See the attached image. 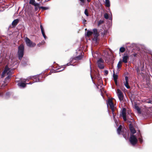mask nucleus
Masks as SVG:
<instances>
[{
	"mask_svg": "<svg viewBox=\"0 0 152 152\" xmlns=\"http://www.w3.org/2000/svg\"><path fill=\"white\" fill-rule=\"evenodd\" d=\"M33 5L35 6H39V4L38 3H35Z\"/></svg>",
	"mask_w": 152,
	"mask_h": 152,
	"instance_id": "nucleus-40",
	"label": "nucleus"
},
{
	"mask_svg": "<svg viewBox=\"0 0 152 152\" xmlns=\"http://www.w3.org/2000/svg\"><path fill=\"white\" fill-rule=\"evenodd\" d=\"M113 79L114 80H117L118 78V76L117 75H115V73L114 71H113Z\"/></svg>",
	"mask_w": 152,
	"mask_h": 152,
	"instance_id": "nucleus-24",
	"label": "nucleus"
},
{
	"mask_svg": "<svg viewBox=\"0 0 152 152\" xmlns=\"http://www.w3.org/2000/svg\"><path fill=\"white\" fill-rule=\"evenodd\" d=\"M105 6L107 7H109L110 6L109 0H105Z\"/></svg>",
	"mask_w": 152,
	"mask_h": 152,
	"instance_id": "nucleus-21",
	"label": "nucleus"
},
{
	"mask_svg": "<svg viewBox=\"0 0 152 152\" xmlns=\"http://www.w3.org/2000/svg\"><path fill=\"white\" fill-rule=\"evenodd\" d=\"M9 72H7V74L8 75L9 74Z\"/></svg>",
	"mask_w": 152,
	"mask_h": 152,
	"instance_id": "nucleus-50",
	"label": "nucleus"
},
{
	"mask_svg": "<svg viewBox=\"0 0 152 152\" xmlns=\"http://www.w3.org/2000/svg\"><path fill=\"white\" fill-rule=\"evenodd\" d=\"M129 140L131 143L133 145H135L138 142L136 137L134 135H131Z\"/></svg>",
	"mask_w": 152,
	"mask_h": 152,
	"instance_id": "nucleus-3",
	"label": "nucleus"
},
{
	"mask_svg": "<svg viewBox=\"0 0 152 152\" xmlns=\"http://www.w3.org/2000/svg\"><path fill=\"white\" fill-rule=\"evenodd\" d=\"M126 109L125 108H124L122 109V116L123 118L124 121H126Z\"/></svg>",
	"mask_w": 152,
	"mask_h": 152,
	"instance_id": "nucleus-9",
	"label": "nucleus"
},
{
	"mask_svg": "<svg viewBox=\"0 0 152 152\" xmlns=\"http://www.w3.org/2000/svg\"><path fill=\"white\" fill-rule=\"evenodd\" d=\"M95 78L97 80L102 79L101 77L100 76V75L99 74H96L95 75Z\"/></svg>",
	"mask_w": 152,
	"mask_h": 152,
	"instance_id": "nucleus-26",
	"label": "nucleus"
},
{
	"mask_svg": "<svg viewBox=\"0 0 152 152\" xmlns=\"http://www.w3.org/2000/svg\"><path fill=\"white\" fill-rule=\"evenodd\" d=\"M82 57L81 56H79L76 57V60H81L82 59Z\"/></svg>",
	"mask_w": 152,
	"mask_h": 152,
	"instance_id": "nucleus-35",
	"label": "nucleus"
},
{
	"mask_svg": "<svg viewBox=\"0 0 152 152\" xmlns=\"http://www.w3.org/2000/svg\"><path fill=\"white\" fill-rule=\"evenodd\" d=\"M114 107H110V108L112 110V113L113 114V115H114Z\"/></svg>",
	"mask_w": 152,
	"mask_h": 152,
	"instance_id": "nucleus-38",
	"label": "nucleus"
},
{
	"mask_svg": "<svg viewBox=\"0 0 152 152\" xmlns=\"http://www.w3.org/2000/svg\"><path fill=\"white\" fill-rule=\"evenodd\" d=\"M93 34V32L90 31H88L87 32L86 35L88 37H90Z\"/></svg>",
	"mask_w": 152,
	"mask_h": 152,
	"instance_id": "nucleus-23",
	"label": "nucleus"
},
{
	"mask_svg": "<svg viewBox=\"0 0 152 152\" xmlns=\"http://www.w3.org/2000/svg\"><path fill=\"white\" fill-rule=\"evenodd\" d=\"M10 69L8 65H6L5 66L4 71L2 72V74H4L7 73L8 71L10 70Z\"/></svg>",
	"mask_w": 152,
	"mask_h": 152,
	"instance_id": "nucleus-16",
	"label": "nucleus"
},
{
	"mask_svg": "<svg viewBox=\"0 0 152 152\" xmlns=\"http://www.w3.org/2000/svg\"><path fill=\"white\" fill-rule=\"evenodd\" d=\"M40 29H41V32H42V33L43 36L44 38L45 39H46V38H47V37L45 34V32L44 31V30L43 27L41 24L40 25Z\"/></svg>",
	"mask_w": 152,
	"mask_h": 152,
	"instance_id": "nucleus-14",
	"label": "nucleus"
},
{
	"mask_svg": "<svg viewBox=\"0 0 152 152\" xmlns=\"http://www.w3.org/2000/svg\"><path fill=\"white\" fill-rule=\"evenodd\" d=\"M104 75H107V74H108V71L107 70H105L104 71Z\"/></svg>",
	"mask_w": 152,
	"mask_h": 152,
	"instance_id": "nucleus-39",
	"label": "nucleus"
},
{
	"mask_svg": "<svg viewBox=\"0 0 152 152\" xmlns=\"http://www.w3.org/2000/svg\"><path fill=\"white\" fill-rule=\"evenodd\" d=\"M104 23V21L103 20H99L98 23L97 25L99 26L101 24L103 23Z\"/></svg>",
	"mask_w": 152,
	"mask_h": 152,
	"instance_id": "nucleus-29",
	"label": "nucleus"
},
{
	"mask_svg": "<svg viewBox=\"0 0 152 152\" xmlns=\"http://www.w3.org/2000/svg\"><path fill=\"white\" fill-rule=\"evenodd\" d=\"M102 79H100L99 80H98L97 83V87L98 88L97 86H99L100 84H101L102 83Z\"/></svg>",
	"mask_w": 152,
	"mask_h": 152,
	"instance_id": "nucleus-25",
	"label": "nucleus"
},
{
	"mask_svg": "<svg viewBox=\"0 0 152 152\" xmlns=\"http://www.w3.org/2000/svg\"><path fill=\"white\" fill-rule=\"evenodd\" d=\"M80 2V4L82 6H83L84 5L85 3V0H79Z\"/></svg>",
	"mask_w": 152,
	"mask_h": 152,
	"instance_id": "nucleus-28",
	"label": "nucleus"
},
{
	"mask_svg": "<svg viewBox=\"0 0 152 152\" xmlns=\"http://www.w3.org/2000/svg\"><path fill=\"white\" fill-rule=\"evenodd\" d=\"M139 141H140V142L141 143H142V142L143 141L142 139V138H139Z\"/></svg>",
	"mask_w": 152,
	"mask_h": 152,
	"instance_id": "nucleus-43",
	"label": "nucleus"
},
{
	"mask_svg": "<svg viewBox=\"0 0 152 152\" xmlns=\"http://www.w3.org/2000/svg\"><path fill=\"white\" fill-rule=\"evenodd\" d=\"M71 64H70V63H67V64H66V65H63V66H64V67H62L61 68H60V69H61V68H63L62 69L60 70L59 71H62L64 69H65V67L66 66H69ZM58 69H59V68H58ZM59 72V71H58Z\"/></svg>",
	"mask_w": 152,
	"mask_h": 152,
	"instance_id": "nucleus-22",
	"label": "nucleus"
},
{
	"mask_svg": "<svg viewBox=\"0 0 152 152\" xmlns=\"http://www.w3.org/2000/svg\"><path fill=\"white\" fill-rule=\"evenodd\" d=\"M125 82L124 83V85L127 88L129 89L130 87L129 85V78L127 76L125 77Z\"/></svg>",
	"mask_w": 152,
	"mask_h": 152,
	"instance_id": "nucleus-10",
	"label": "nucleus"
},
{
	"mask_svg": "<svg viewBox=\"0 0 152 152\" xmlns=\"http://www.w3.org/2000/svg\"><path fill=\"white\" fill-rule=\"evenodd\" d=\"M86 20H85V19L84 20V21L86 22Z\"/></svg>",
	"mask_w": 152,
	"mask_h": 152,
	"instance_id": "nucleus-49",
	"label": "nucleus"
},
{
	"mask_svg": "<svg viewBox=\"0 0 152 152\" xmlns=\"http://www.w3.org/2000/svg\"><path fill=\"white\" fill-rule=\"evenodd\" d=\"M134 108L136 110L138 113L139 114L141 113V111L140 109V107L138 106L137 105H134Z\"/></svg>",
	"mask_w": 152,
	"mask_h": 152,
	"instance_id": "nucleus-20",
	"label": "nucleus"
},
{
	"mask_svg": "<svg viewBox=\"0 0 152 152\" xmlns=\"http://www.w3.org/2000/svg\"><path fill=\"white\" fill-rule=\"evenodd\" d=\"M107 104L110 106V107H114L112 99H109L108 100Z\"/></svg>",
	"mask_w": 152,
	"mask_h": 152,
	"instance_id": "nucleus-13",
	"label": "nucleus"
},
{
	"mask_svg": "<svg viewBox=\"0 0 152 152\" xmlns=\"http://www.w3.org/2000/svg\"><path fill=\"white\" fill-rule=\"evenodd\" d=\"M19 22L18 19H16L14 20L12 23V25L13 27H15Z\"/></svg>",
	"mask_w": 152,
	"mask_h": 152,
	"instance_id": "nucleus-12",
	"label": "nucleus"
},
{
	"mask_svg": "<svg viewBox=\"0 0 152 152\" xmlns=\"http://www.w3.org/2000/svg\"><path fill=\"white\" fill-rule=\"evenodd\" d=\"M87 1H88V2H91V0H87Z\"/></svg>",
	"mask_w": 152,
	"mask_h": 152,
	"instance_id": "nucleus-46",
	"label": "nucleus"
},
{
	"mask_svg": "<svg viewBox=\"0 0 152 152\" xmlns=\"http://www.w3.org/2000/svg\"><path fill=\"white\" fill-rule=\"evenodd\" d=\"M35 0H30L29 1V4L33 5L35 3Z\"/></svg>",
	"mask_w": 152,
	"mask_h": 152,
	"instance_id": "nucleus-33",
	"label": "nucleus"
},
{
	"mask_svg": "<svg viewBox=\"0 0 152 152\" xmlns=\"http://www.w3.org/2000/svg\"><path fill=\"white\" fill-rule=\"evenodd\" d=\"M122 128V126L121 125H120L117 129V131L118 133V134H120L121 132H122V131H121Z\"/></svg>",
	"mask_w": 152,
	"mask_h": 152,
	"instance_id": "nucleus-19",
	"label": "nucleus"
},
{
	"mask_svg": "<svg viewBox=\"0 0 152 152\" xmlns=\"http://www.w3.org/2000/svg\"><path fill=\"white\" fill-rule=\"evenodd\" d=\"M104 60L102 58H100L97 61V64L98 67L100 69H103L104 68Z\"/></svg>",
	"mask_w": 152,
	"mask_h": 152,
	"instance_id": "nucleus-2",
	"label": "nucleus"
},
{
	"mask_svg": "<svg viewBox=\"0 0 152 152\" xmlns=\"http://www.w3.org/2000/svg\"><path fill=\"white\" fill-rule=\"evenodd\" d=\"M45 43V42H40L39 43L37 44V46L39 47L41 45H43Z\"/></svg>",
	"mask_w": 152,
	"mask_h": 152,
	"instance_id": "nucleus-37",
	"label": "nucleus"
},
{
	"mask_svg": "<svg viewBox=\"0 0 152 152\" xmlns=\"http://www.w3.org/2000/svg\"><path fill=\"white\" fill-rule=\"evenodd\" d=\"M84 13L85 15H86V16H89V14L88 13V10L87 9H86L85 10Z\"/></svg>",
	"mask_w": 152,
	"mask_h": 152,
	"instance_id": "nucleus-31",
	"label": "nucleus"
},
{
	"mask_svg": "<svg viewBox=\"0 0 152 152\" xmlns=\"http://www.w3.org/2000/svg\"><path fill=\"white\" fill-rule=\"evenodd\" d=\"M29 79L33 80V82H30L28 84H32V83L36 82H40L39 79V76L38 75H35L30 77Z\"/></svg>",
	"mask_w": 152,
	"mask_h": 152,
	"instance_id": "nucleus-5",
	"label": "nucleus"
},
{
	"mask_svg": "<svg viewBox=\"0 0 152 152\" xmlns=\"http://www.w3.org/2000/svg\"><path fill=\"white\" fill-rule=\"evenodd\" d=\"M93 33L94 34L98 33L97 32V30L96 29L94 28L93 29Z\"/></svg>",
	"mask_w": 152,
	"mask_h": 152,
	"instance_id": "nucleus-36",
	"label": "nucleus"
},
{
	"mask_svg": "<svg viewBox=\"0 0 152 152\" xmlns=\"http://www.w3.org/2000/svg\"><path fill=\"white\" fill-rule=\"evenodd\" d=\"M125 50V49L124 48L122 47L120 48V52L121 53H123Z\"/></svg>",
	"mask_w": 152,
	"mask_h": 152,
	"instance_id": "nucleus-30",
	"label": "nucleus"
},
{
	"mask_svg": "<svg viewBox=\"0 0 152 152\" xmlns=\"http://www.w3.org/2000/svg\"><path fill=\"white\" fill-rule=\"evenodd\" d=\"M26 80H25V82H26Z\"/></svg>",
	"mask_w": 152,
	"mask_h": 152,
	"instance_id": "nucleus-51",
	"label": "nucleus"
},
{
	"mask_svg": "<svg viewBox=\"0 0 152 152\" xmlns=\"http://www.w3.org/2000/svg\"><path fill=\"white\" fill-rule=\"evenodd\" d=\"M26 83H25L22 82L18 83V85L22 88H25L26 86Z\"/></svg>",
	"mask_w": 152,
	"mask_h": 152,
	"instance_id": "nucleus-18",
	"label": "nucleus"
},
{
	"mask_svg": "<svg viewBox=\"0 0 152 152\" xmlns=\"http://www.w3.org/2000/svg\"><path fill=\"white\" fill-rule=\"evenodd\" d=\"M49 0H48H48H45V2H47V1H49Z\"/></svg>",
	"mask_w": 152,
	"mask_h": 152,
	"instance_id": "nucleus-47",
	"label": "nucleus"
},
{
	"mask_svg": "<svg viewBox=\"0 0 152 152\" xmlns=\"http://www.w3.org/2000/svg\"><path fill=\"white\" fill-rule=\"evenodd\" d=\"M39 9H42L43 10H47L48 9V7H39Z\"/></svg>",
	"mask_w": 152,
	"mask_h": 152,
	"instance_id": "nucleus-32",
	"label": "nucleus"
},
{
	"mask_svg": "<svg viewBox=\"0 0 152 152\" xmlns=\"http://www.w3.org/2000/svg\"><path fill=\"white\" fill-rule=\"evenodd\" d=\"M24 49V46L23 44H20L18 47V54L19 60H21L23 56Z\"/></svg>",
	"mask_w": 152,
	"mask_h": 152,
	"instance_id": "nucleus-1",
	"label": "nucleus"
},
{
	"mask_svg": "<svg viewBox=\"0 0 152 152\" xmlns=\"http://www.w3.org/2000/svg\"><path fill=\"white\" fill-rule=\"evenodd\" d=\"M151 102H152V101H149L148 102V103H151Z\"/></svg>",
	"mask_w": 152,
	"mask_h": 152,
	"instance_id": "nucleus-45",
	"label": "nucleus"
},
{
	"mask_svg": "<svg viewBox=\"0 0 152 152\" xmlns=\"http://www.w3.org/2000/svg\"><path fill=\"white\" fill-rule=\"evenodd\" d=\"M91 79H93V77H92V76L91 75Z\"/></svg>",
	"mask_w": 152,
	"mask_h": 152,
	"instance_id": "nucleus-48",
	"label": "nucleus"
},
{
	"mask_svg": "<svg viewBox=\"0 0 152 152\" xmlns=\"http://www.w3.org/2000/svg\"><path fill=\"white\" fill-rule=\"evenodd\" d=\"M129 56L127 54H124L122 57V62L124 63H127L128 60L129 59Z\"/></svg>",
	"mask_w": 152,
	"mask_h": 152,
	"instance_id": "nucleus-8",
	"label": "nucleus"
},
{
	"mask_svg": "<svg viewBox=\"0 0 152 152\" xmlns=\"http://www.w3.org/2000/svg\"><path fill=\"white\" fill-rule=\"evenodd\" d=\"M122 61H120L118 62L117 64V67L118 69L120 68L121 66V64Z\"/></svg>",
	"mask_w": 152,
	"mask_h": 152,
	"instance_id": "nucleus-27",
	"label": "nucleus"
},
{
	"mask_svg": "<svg viewBox=\"0 0 152 152\" xmlns=\"http://www.w3.org/2000/svg\"><path fill=\"white\" fill-rule=\"evenodd\" d=\"M11 77V75H9L5 79V80H6V79H7V80H8Z\"/></svg>",
	"mask_w": 152,
	"mask_h": 152,
	"instance_id": "nucleus-41",
	"label": "nucleus"
},
{
	"mask_svg": "<svg viewBox=\"0 0 152 152\" xmlns=\"http://www.w3.org/2000/svg\"><path fill=\"white\" fill-rule=\"evenodd\" d=\"M140 65L136 69L137 70V72H139L140 69H141V71H142L144 70V62H140Z\"/></svg>",
	"mask_w": 152,
	"mask_h": 152,
	"instance_id": "nucleus-6",
	"label": "nucleus"
},
{
	"mask_svg": "<svg viewBox=\"0 0 152 152\" xmlns=\"http://www.w3.org/2000/svg\"><path fill=\"white\" fill-rule=\"evenodd\" d=\"M99 36L98 33L94 34V38L93 39V41L96 42L97 41L98 37Z\"/></svg>",
	"mask_w": 152,
	"mask_h": 152,
	"instance_id": "nucleus-17",
	"label": "nucleus"
},
{
	"mask_svg": "<svg viewBox=\"0 0 152 152\" xmlns=\"http://www.w3.org/2000/svg\"><path fill=\"white\" fill-rule=\"evenodd\" d=\"M133 55L134 57H136L137 56V53H134L133 54Z\"/></svg>",
	"mask_w": 152,
	"mask_h": 152,
	"instance_id": "nucleus-44",
	"label": "nucleus"
},
{
	"mask_svg": "<svg viewBox=\"0 0 152 152\" xmlns=\"http://www.w3.org/2000/svg\"><path fill=\"white\" fill-rule=\"evenodd\" d=\"M104 18L106 19H108L109 18L108 15V14L107 13H105L104 14Z\"/></svg>",
	"mask_w": 152,
	"mask_h": 152,
	"instance_id": "nucleus-34",
	"label": "nucleus"
},
{
	"mask_svg": "<svg viewBox=\"0 0 152 152\" xmlns=\"http://www.w3.org/2000/svg\"><path fill=\"white\" fill-rule=\"evenodd\" d=\"M115 85L116 86H118L117 81V80H114Z\"/></svg>",
	"mask_w": 152,
	"mask_h": 152,
	"instance_id": "nucleus-42",
	"label": "nucleus"
},
{
	"mask_svg": "<svg viewBox=\"0 0 152 152\" xmlns=\"http://www.w3.org/2000/svg\"><path fill=\"white\" fill-rule=\"evenodd\" d=\"M122 134L123 135V137L126 139L127 138L129 135V132H128L126 130V131L125 132H123Z\"/></svg>",
	"mask_w": 152,
	"mask_h": 152,
	"instance_id": "nucleus-15",
	"label": "nucleus"
},
{
	"mask_svg": "<svg viewBox=\"0 0 152 152\" xmlns=\"http://www.w3.org/2000/svg\"><path fill=\"white\" fill-rule=\"evenodd\" d=\"M129 128L131 133L132 134V135H133L136 132V130L131 124H129Z\"/></svg>",
	"mask_w": 152,
	"mask_h": 152,
	"instance_id": "nucleus-11",
	"label": "nucleus"
},
{
	"mask_svg": "<svg viewBox=\"0 0 152 152\" xmlns=\"http://www.w3.org/2000/svg\"><path fill=\"white\" fill-rule=\"evenodd\" d=\"M25 42L27 45L30 47H34L35 46L36 44L33 43L31 40L27 37L25 38Z\"/></svg>",
	"mask_w": 152,
	"mask_h": 152,
	"instance_id": "nucleus-4",
	"label": "nucleus"
},
{
	"mask_svg": "<svg viewBox=\"0 0 152 152\" xmlns=\"http://www.w3.org/2000/svg\"><path fill=\"white\" fill-rule=\"evenodd\" d=\"M118 96L119 99L120 101L123 100V95L122 92L119 89L117 90Z\"/></svg>",
	"mask_w": 152,
	"mask_h": 152,
	"instance_id": "nucleus-7",
	"label": "nucleus"
}]
</instances>
